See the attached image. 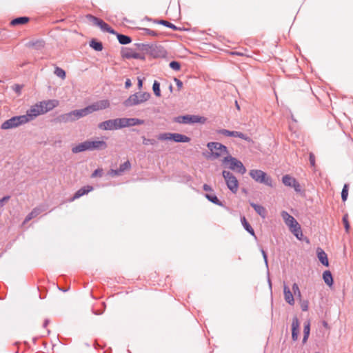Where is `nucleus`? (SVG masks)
Segmentation results:
<instances>
[{"label":"nucleus","mask_w":353,"mask_h":353,"mask_svg":"<svg viewBox=\"0 0 353 353\" xmlns=\"http://www.w3.org/2000/svg\"><path fill=\"white\" fill-rule=\"evenodd\" d=\"M86 18L90 21H92L94 25L97 26V23H98V21L100 19L99 18L93 16L90 14L86 15Z\"/></svg>","instance_id":"53"},{"label":"nucleus","mask_w":353,"mask_h":353,"mask_svg":"<svg viewBox=\"0 0 353 353\" xmlns=\"http://www.w3.org/2000/svg\"><path fill=\"white\" fill-rule=\"evenodd\" d=\"M134 52L133 51V50L129 48H122L121 52V57L124 59H128L132 58V54H134Z\"/></svg>","instance_id":"34"},{"label":"nucleus","mask_w":353,"mask_h":353,"mask_svg":"<svg viewBox=\"0 0 353 353\" xmlns=\"http://www.w3.org/2000/svg\"><path fill=\"white\" fill-rule=\"evenodd\" d=\"M249 174L256 182L271 188L274 186L272 178L261 170H251Z\"/></svg>","instance_id":"4"},{"label":"nucleus","mask_w":353,"mask_h":353,"mask_svg":"<svg viewBox=\"0 0 353 353\" xmlns=\"http://www.w3.org/2000/svg\"><path fill=\"white\" fill-rule=\"evenodd\" d=\"M292 291L294 292V294L295 296H297L299 297H301V291L299 290V285L297 283H294L293 285H292Z\"/></svg>","instance_id":"50"},{"label":"nucleus","mask_w":353,"mask_h":353,"mask_svg":"<svg viewBox=\"0 0 353 353\" xmlns=\"http://www.w3.org/2000/svg\"><path fill=\"white\" fill-rule=\"evenodd\" d=\"M309 161L312 167H315V156L312 152L309 154Z\"/></svg>","instance_id":"55"},{"label":"nucleus","mask_w":353,"mask_h":353,"mask_svg":"<svg viewBox=\"0 0 353 353\" xmlns=\"http://www.w3.org/2000/svg\"><path fill=\"white\" fill-rule=\"evenodd\" d=\"M144 122V120L138 118H128V127L142 125Z\"/></svg>","instance_id":"35"},{"label":"nucleus","mask_w":353,"mask_h":353,"mask_svg":"<svg viewBox=\"0 0 353 353\" xmlns=\"http://www.w3.org/2000/svg\"><path fill=\"white\" fill-rule=\"evenodd\" d=\"M89 46L90 48L97 52L101 51L103 48L102 42L98 41L96 39H92L89 42Z\"/></svg>","instance_id":"30"},{"label":"nucleus","mask_w":353,"mask_h":353,"mask_svg":"<svg viewBox=\"0 0 353 353\" xmlns=\"http://www.w3.org/2000/svg\"><path fill=\"white\" fill-rule=\"evenodd\" d=\"M317 257L319 261L325 267L329 266V261L327 254L321 248H318L316 250Z\"/></svg>","instance_id":"23"},{"label":"nucleus","mask_w":353,"mask_h":353,"mask_svg":"<svg viewBox=\"0 0 353 353\" xmlns=\"http://www.w3.org/2000/svg\"><path fill=\"white\" fill-rule=\"evenodd\" d=\"M104 23H105V22H104L102 19H100L98 21V23H97V26H98V27L101 28V27L104 24Z\"/></svg>","instance_id":"64"},{"label":"nucleus","mask_w":353,"mask_h":353,"mask_svg":"<svg viewBox=\"0 0 353 353\" xmlns=\"http://www.w3.org/2000/svg\"><path fill=\"white\" fill-rule=\"evenodd\" d=\"M342 221H343V225H344V228H345V230L347 232H349V230H350V223H349V221H348V216L347 214H345L343 218H342Z\"/></svg>","instance_id":"49"},{"label":"nucleus","mask_w":353,"mask_h":353,"mask_svg":"<svg viewBox=\"0 0 353 353\" xmlns=\"http://www.w3.org/2000/svg\"><path fill=\"white\" fill-rule=\"evenodd\" d=\"M219 134H221L225 137H239L243 140L250 141V138L246 134L239 131H230L226 129H220L217 131Z\"/></svg>","instance_id":"11"},{"label":"nucleus","mask_w":353,"mask_h":353,"mask_svg":"<svg viewBox=\"0 0 353 353\" xmlns=\"http://www.w3.org/2000/svg\"><path fill=\"white\" fill-rule=\"evenodd\" d=\"M131 85H132L131 80L130 79H127L125 82V88L126 89H128L131 87Z\"/></svg>","instance_id":"61"},{"label":"nucleus","mask_w":353,"mask_h":353,"mask_svg":"<svg viewBox=\"0 0 353 353\" xmlns=\"http://www.w3.org/2000/svg\"><path fill=\"white\" fill-rule=\"evenodd\" d=\"M139 93L131 94L127 99L123 102V105L125 108L132 107L134 105H139Z\"/></svg>","instance_id":"18"},{"label":"nucleus","mask_w":353,"mask_h":353,"mask_svg":"<svg viewBox=\"0 0 353 353\" xmlns=\"http://www.w3.org/2000/svg\"><path fill=\"white\" fill-rule=\"evenodd\" d=\"M29 21H30V18L28 17L23 16V17H19L13 19L10 21V26H16L26 24L28 22H29Z\"/></svg>","instance_id":"25"},{"label":"nucleus","mask_w":353,"mask_h":353,"mask_svg":"<svg viewBox=\"0 0 353 353\" xmlns=\"http://www.w3.org/2000/svg\"><path fill=\"white\" fill-rule=\"evenodd\" d=\"M261 254H262V256H263V258L265 266L267 267V268H268V254H267L266 252L263 249H261Z\"/></svg>","instance_id":"56"},{"label":"nucleus","mask_w":353,"mask_h":353,"mask_svg":"<svg viewBox=\"0 0 353 353\" xmlns=\"http://www.w3.org/2000/svg\"><path fill=\"white\" fill-rule=\"evenodd\" d=\"M103 175V170L101 168L96 169L91 174L92 178H95L97 176H102Z\"/></svg>","instance_id":"52"},{"label":"nucleus","mask_w":353,"mask_h":353,"mask_svg":"<svg viewBox=\"0 0 353 353\" xmlns=\"http://www.w3.org/2000/svg\"><path fill=\"white\" fill-rule=\"evenodd\" d=\"M222 176L224 178L227 188L232 193L236 194L239 188V181L233 173L230 171L223 170Z\"/></svg>","instance_id":"5"},{"label":"nucleus","mask_w":353,"mask_h":353,"mask_svg":"<svg viewBox=\"0 0 353 353\" xmlns=\"http://www.w3.org/2000/svg\"><path fill=\"white\" fill-rule=\"evenodd\" d=\"M142 139H143V144L145 145H154L156 144H157V141L154 139H147L145 138V136H143L142 137Z\"/></svg>","instance_id":"45"},{"label":"nucleus","mask_w":353,"mask_h":353,"mask_svg":"<svg viewBox=\"0 0 353 353\" xmlns=\"http://www.w3.org/2000/svg\"><path fill=\"white\" fill-rule=\"evenodd\" d=\"M323 279L329 287H332L333 285L334 279L332 274L330 270H325L323 272Z\"/></svg>","instance_id":"28"},{"label":"nucleus","mask_w":353,"mask_h":353,"mask_svg":"<svg viewBox=\"0 0 353 353\" xmlns=\"http://www.w3.org/2000/svg\"><path fill=\"white\" fill-rule=\"evenodd\" d=\"M39 105L40 110L43 114H45L53 108H56L59 105V101L55 99L42 101L38 103Z\"/></svg>","instance_id":"13"},{"label":"nucleus","mask_w":353,"mask_h":353,"mask_svg":"<svg viewBox=\"0 0 353 353\" xmlns=\"http://www.w3.org/2000/svg\"><path fill=\"white\" fill-rule=\"evenodd\" d=\"M299 321L296 316H294L292 322V339L296 341L298 339L299 333Z\"/></svg>","instance_id":"17"},{"label":"nucleus","mask_w":353,"mask_h":353,"mask_svg":"<svg viewBox=\"0 0 353 353\" xmlns=\"http://www.w3.org/2000/svg\"><path fill=\"white\" fill-rule=\"evenodd\" d=\"M139 89H141L143 86V81L142 79L138 78V83H137Z\"/></svg>","instance_id":"63"},{"label":"nucleus","mask_w":353,"mask_h":353,"mask_svg":"<svg viewBox=\"0 0 353 353\" xmlns=\"http://www.w3.org/2000/svg\"><path fill=\"white\" fill-rule=\"evenodd\" d=\"M118 130L128 127V118H117Z\"/></svg>","instance_id":"37"},{"label":"nucleus","mask_w":353,"mask_h":353,"mask_svg":"<svg viewBox=\"0 0 353 353\" xmlns=\"http://www.w3.org/2000/svg\"><path fill=\"white\" fill-rule=\"evenodd\" d=\"M152 90L154 94L157 97L161 96V89H160V83L155 80L152 85Z\"/></svg>","instance_id":"41"},{"label":"nucleus","mask_w":353,"mask_h":353,"mask_svg":"<svg viewBox=\"0 0 353 353\" xmlns=\"http://www.w3.org/2000/svg\"><path fill=\"white\" fill-rule=\"evenodd\" d=\"M82 113L83 117H85L92 112H95V108L94 105H89L84 108L80 109Z\"/></svg>","instance_id":"36"},{"label":"nucleus","mask_w":353,"mask_h":353,"mask_svg":"<svg viewBox=\"0 0 353 353\" xmlns=\"http://www.w3.org/2000/svg\"><path fill=\"white\" fill-rule=\"evenodd\" d=\"M70 112L72 113L74 121L79 119L80 118L83 117L80 109L74 110H72V111H70Z\"/></svg>","instance_id":"46"},{"label":"nucleus","mask_w":353,"mask_h":353,"mask_svg":"<svg viewBox=\"0 0 353 353\" xmlns=\"http://www.w3.org/2000/svg\"><path fill=\"white\" fill-rule=\"evenodd\" d=\"M203 189L204 191L205 192H212L213 190L212 188V187L206 183H205L203 185Z\"/></svg>","instance_id":"60"},{"label":"nucleus","mask_w":353,"mask_h":353,"mask_svg":"<svg viewBox=\"0 0 353 353\" xmlns=\"http://www.w3.org/2000/svg\"><path fill=\"white\" fill-rule=\"evenodd\" d=\"M94 105L95 111L106 109L110 106L108 100H101L97 103H92Z\"/></svg>","instance_id":"31"},{"label":"nucleus","mask_w":353,"mask_h":353,"mask_svg":"<svg viewBox=\"0 0 353 353\" xmlns=\"http://www.w3.org/2000/svg\"><path fill=\"white\" fill-rule=\"evenodd\" d=\"M139 93V103L147 101L151 97L150 93L148 92H138Z\"/></svg>","instance_id":"38"},{"label":"nucleus","mask_w":353,"mask_h":353,"mask_svg":"<svg viewBox=\"0 0 353 353\" xmlns=\"http://www.w3.org/2000/svg\"><path fill=\"white\" fill-rule=\"evenodd\" d=\"M158 139L161 141L172 140L176 143H188L190 138L185 134L179 133L165 132L158 136Z\"/></svg>","instance_id":"7"},{"label":"nucleus","mask_w":353,"mask_h":353,"mask_svg":"<svg viewBox=\"0 0 353 353\" xmlns=\"http://www.w3.org/2000/svg\"><path fill=\"white\" fill-rule=\"evenodd\" d=\"M250 205L261 217L263 219L266 217L267 210L263 205L254 202H250Z\"/></svg>","instance_id":"22"},{"label":"nucleus","mask_w":353,"mask_h":353,"mask_svg":"<svg viewBox=\"0 0 353 353\" xmlns=\"http://www.w3.org/2000/svg\"><path fill=\"white\" fill-rule=\"evenodd\" d=\"M282 182L285 186L293 188L296 192H301L299 183L290 175H284L282 178Z\"/></svg>","instance_id":"12"},{"label":"nucleus","mask_w":353,"mask_h":353,"mask_svg":"<svg viewBox=\"0 0 353 353\" xmlns=\"http://www.w3.org/2000/svg\"><path fill=\"white\" fill-rule=\"evenodd\" d=\"M134 46H137L138 50L145 52L147 54H148L149 50L150 48V44L148 43H137L134 44Z\"/></svg>","instance_id":"39"},{"label":"nucleus","mask_w":353,"mask_h":353,"mask_svg":"<svg viewBox=\"0 0 353 353\" xmlns=\"http://www.w3.org/2000/svg\"><path fill=\"white\" fill-rule=\"evenodd\" d=\"M52 122L54 123H66L74 122L71 112L60 114L53 119Z\"/></svg>","instance_id":"15"},{"label":"nucleus","mask_w":353,"mask_h":353,"mask_svg":"<svg viewBox=\"0 0 353 353\" xmlns=\"http://www.w3.org/2000/svg\"><path fill=\"white\" fill-rule=\"evenodd\" d=\"M348 190H349V185L347 183L344 184L342 191H341V199L343 202L346 201L347 199Z\"/></svg>","instance_id":"42"},{"label":"nucleus","mask_w":353,"mask_h":353,"mask_svg":"<svg viewBox=\"0 0 353 353\" xmlns=\"http://www.w3.org/2000/svg\"><path fill=\"white\" fill-rule=\"evenodd\" d=\"M118 39V41L121 45H127L132 42V38L128 35L120 34L116 31L114 34Z\"/></svg>","instance_id":"24"},{"label":"nucleus","mask_w":353,"mask_h":353,"mask_svg":"<svg viewBox=\"0 0 353 353\" xmlns=\"http://www.w3.org/2000/svg\"><path fill=\"white\" fill-rule=\"evenodd\" d=\"M204 196L210 202L219 206H223V202L218 199L215 194L205 193Z\"/></svg>","instance_id":"27"},{"label":"nucleus","mask_w":353,"mask_h":353,"mask_svg":"<svg viewBox=\"0 0 353 353\" xmlns=\"http://www.w3.org/2000/svg\"><path fill=\"white\" fill-rule=\"evenodd\" d=\"M108 147L107 143L103 140H86L72 148L74 154L84 151L103 150Z\"/></svg>","instance_id":"1"},{"label":"nucleus","mask_w":353,"mask_h":353,"mask_svg":"<svg viewBox=\"0 0 353 353\" xmlns=\"http://www.w3.org/2000/svg\"><path fill=\"white\" fill-rule=\"evenodd\" d=\"M54 74H56L58 77L61 79H65L66 76V73L64 70L59 67H56L54 72Z\"/></svg>","instance_id":"44"},{"label":"nucleus","mask_w":353,"mask_h":353,"mask_svg":"<svg viewBox=\"0 0 353 353\" xmlns=\"http://www.w3.org/2000/svg\"><path fill=\"white\" fill-rule=\"evenodd\" d=\"M40 114H43V113L41 112V110L39 108V105L37 103L35 105H32L29 110H28L26 114H23L22 116L23 117H25V119H26V121H25L26 123L33 120Z\"/></svg>","instance_id":"10"},{"label":"nucleus","mask_w":353,"mask_h":353,"mask_svg":"<svg viewBox=\"0 0 353 353\" xmlns=\"http://www.w3.org/2000/svg\"><path fill=\"white\" fill-rule=\"evenodd\" d=\"M223 164L229 163L228 168L231 170L241 174H244L246 172V168L243 163L235 157L228 154L223 159Z\"/></svg>","instance_id":"3"},{"label":"nucleus","mask_w":353,"mask_h":353,"mask_svg":"<svg viewBox=\"0 0 353 353\" xmlns=\"http://www.w3.org/2000/svg\"><path fill=\"white\" fill-rule=\"evenodd\" d=\"M148 54L154 58H163L167 55V51L162 46L150 44Z\"/></svg>","instance_id":"9"},{"label":"nucleus","mask_w":353,"mask_h":353,"mask_svg":"<svg viewBox=\"0 0 353 353\" xmlns=\"http://www.w3.org/2000/svg\"><path fill=\"white\" fill-rule=\"evenodd\" d=\"M111 174L114 175V176H119V175H120L121 174V172H119V168L116 169V170L112 169L111 170Z\"/></svg>","instance_id":"62"},{"label":"nucleus","mask_w":353,"mask_h":353,"mask_svg":"<svg viewBox=\"0 0 353 353\" xmlns=\"http://www.w3.org/2000/svg\"><path fill=\"white\" fill-rule=\"evenodd\" d=\"M207 118L205 117L194 115V114H185L179 116L175 119V121L183 124H194V123H205Z\"/></svg>","instance_id":"6"},{"label":"nucleus","mask_w":353,"mask_h":353,"mask_svg":"<svg viewBox=\"0 0 353 353\" xmlns=\"http://www.w3.org/2000/svg\"><path fill=\"white\" fill-rule=\"evenodd\" d=\"M301 307L302 311L306 312L308 310V301H303L301 303Z\"/></svg>","instance_id":"57"},{"label":"nucleus","mask_w":353,"mask_h":353,"mask_svg":"<svg viewBox=\"0 0 353 353\" xmlns=\"http://www.w3.org/2000/svg\"><path fill=\"white\" fill-rule=\"evenodd\" d=\"M153 22L154 23H157V24H160V25H163L165 27H168L173 30H178L179 28L178 27H176L174 24L168 21H165V20H163V19H154L152 20Z\"/></svg>","instance_id":"32"},{"label":"nucleus","mask_w":353,"mask_h":353,"mask_svg":"<svg viewBox=\"0 0 353 353\" xmlns=\"http://www.w3.org/2000/svg\"><path fill=\"white\" fill-rule=\"evenodd\" d=\"M174 81H175V83H176V86H177V88H178L179 90H180V89L182 88V86H183V82H182L180 79H177V78H174Z\"/></svg>","instance_id":"59"},{"label":"nucleus","mask_w":353,"mask_h":353,"mask_svg":"<svg viewBox=\"0 0 353 353\" xmlns=\"http://www.w3.org/2000/svg\"><path fill=\"white\" fill-rule=\"evenodd\" d=\"M10 199V196L9 195H6V196H3L1 199H0V208H2L3 207V205H5V203L6 202H8Z\"/></svg>","instance_id":"54"},{"label":"nucleus","mask_w":353,"mask_h":353,"mask_svg":"<svg viewBox=\"0 0 353 353\" xmlns=\"http://www.w3.org/2000/svg\"><path fill=\"white\" fill-rule=\"evenodd\" d=\"M281 216L284 219L286 225L288 226L289 224L294 223L296 219L294 216L290 215L288 212L286 211H282L281 212Z\"/></svg>","instance_id":"33"},{"label":"nucleus","mask_w":353,"mask_h":353,"mask_svg":"<svg viewBox=\"0 0 353 353\" xmlns=\"http://www.w3.org/2000/svg\"><path fill=\"white\" fill-rule=\"evenodd\" d=\"M310 321H306L304 322V325H303V340H302V343L303 344H305L308 338H309V336H310Z\"/></svg>","instance_id":"29"},{"label":"nucleus","mask_w":353,"mask_h":353,"mask_svg":"<svg viewBox=\"0 0 353 353\" xmlns=\"http://www.w3.org/2000/svg\"><path fill=\"white\" fill-rule=\"evenodd\" d=\"M98 128L101 130H118L116 119H108L98 124Z\"/></svg>","instance_id":"14"},{"label":"nucleus","mask_w":353,"mask_h":353,"mask_svg":"<svg viewBox=\"0 0 353 353\" xmlns=\"http://www.w3.org/2000/svg\"><path fill=\"white\" fill-rule=\"evenodd\" d=\"M45 41L42 39H37V40H32L28 41L26 43V46L28 48H34L35 50H39L44 48L45 46Z\"/></svg>","instance_id":"20"},{"label":"nucleus","mask_w":353,"mask_h":353,"mask_svg":"<svg viewBox=\"0 0 353 353\" xmlns=\"http://www.w3.org/2000/svg\"><path fill=\"white\" fill-rule=\"evenodd\" d=\"M25 121H26V119H25V117H23L22 115L14 116L10 119L5 121L1 125V129L9 130L19 127L21 125L25 124Z\"/></svg>","instance_id":"8"},{"label":"nucleus","mask_w":353,"mask_h":353,"mask_svg":"<svg viewBox=\"0 0 353 353\" xmlns=\"http://www.w3.org/2000/svg\"><path fill=\"white\" fill-rule=\"evenodd\" d=\"M283 294L285 301L290 305H293L294 304V299L290 289L286 285L283 286Z\"/></svg>","instance_id":"21"},{"label":"nucleus","mask_w":353,"mask_h":353,"mask_svg":"<svg viewBox=\"0 0 353 353\" xmlns=\"http://www.w3.org/2000/svg\"><path fill=\"white\" fill-rule=\"evenodd\" d=\"M101 30L103 31V32H108L111 34H116V30H114L112 28H111L108 23H106L105 22L104 23V24L100 28Z\"/></svg>","instance_id":"43"},{"label":"nucleus","mask_w":353,"mask_h":353,"mask_svg":"<svg viewBox=\"0 0 353 353\" xmlns=\"http://www.w3.org/2000/svg\"><path fill=\"white\" fill-rule=\"evenodd\" d=\"M290 230L291 232L299 239L301 240L303 236L302 230L301 228V225L299 224L297 221H294V223H292L288 225Z\"/></svg>","instance_id":"16"},{"label":"nucleus","mask_w":353,"mask_h":353,"mask_svg":"<svg viewBox=\"0 0 353 353\" xmlns=\"http://www.w3.org/2000/svg\"><path fill=\"white\" fill-rule=\"evenodd\" d=\"M93 190V187L92 185H85L81 188L79 190H78L73 195L71 201H74L75 199H77L80 198L81 196L87 194L90 192H91Z\"/></svg>","instance_id":"19"},{"label":"nucleus","mask_w":353,"mask_h":353,"mask_svg":"<svg viewBox=\"0 0 353 353\" xmlns=\"http://www.w3.org/2000/svg\"><path fill=\"white\" fill-rule=\"evenodd\" d=\"M132 59H144L145 57L143 55L141 54L140 53L134 52V54H132Z\"/></svg>","instance_id":"58"},{"label":"nucleus","mask_w":353,"mask_h":353,"mask_svg":"<svg viewBox=\"0 0 353 353\" xmlns=\"http://www.w3.org/2000/svg\"><path fill=\"white\" fill-rule=\"evenodd\" d=\"M41 209L40 208H34L32 210V211L29 213L28 214V216L26 217L25 219V221H28L30 220H31L32 218L37 216V215H39L41 212Z\"/></svg>","instance_id":"40"},{"label":"nucleus","mask_w":353,"mask_h":353,"mask_svg":"<svg viewBox=\"0 0 353 353\" xmlns=\"http://www.w3.org/2000/svg\"><path fill=\"white\" fill-rule=\"evenodd\" d=\"M141 30L146 34L151 35V36H153V37L158 36V33L156 31L152 30H150L149 28H141Z\"/></svg>","instance_id":"51"},{"label":"nucleus","mask_w":353,"mask_h":353,"mask_svg":"<svg viewBox=\"0 0 353 353\" xmlns=\"http://www.w3.org/2000/svg\"><path fill=\"white\" fill-rule=\"evenodd\" d=\"M207 147L210 152V157L212 159H216L221 157L223 154H229L228 148L219 142H208Z\"/></svg>","instance_id":"2"},{"label":"nucleus","mask_w":353,"mask_h":353,"mask_svg":"<svg viewBox=\"0 0 353 353\" xmlns=\"http://www.w3.org/2000/svg\"><path fill=\"white\" fill-rule=\"evenodd\" d=\"M241 222L245 230L247 231L252 236H254V238H256L254 229L248 222L245 216L241 217Z\"/></svg>","instance_id":"26"},{"label":"nucleus","mask_w":353,"mask_h":353,"mask_svg":"<svg viewBox=\"0 0 353 353\" xmlns=\"http://www.w3.org/2000/svg\"><path fill=\"white\" fill-rule=\"evenodd\" d=\"M169 66L171 69L175 71H179L181 69V63L176 61H172L169 63Z\"/></svg>","instance_id":"47"},{"label":"nucleus","mask_w":353,"mask_h":353,"mask_svg":"<svg viewBox=\"0 0 353 353\" xmlns=\"http://www.w3.org/2000/svg\"><path fill=\"white\" fill-rule=\"evenodd\" d=\"M130 168H131L130 162L129 161H127L119 165V172H121L122 173L125 170H128Z\"/></svg>","instance_id":"48"}]
</instances>
